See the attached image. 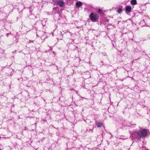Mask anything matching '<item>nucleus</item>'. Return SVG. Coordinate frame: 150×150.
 Masks as SVG:
<instances>
[{"label":"nucleus","instance_id":"nucleus-1","mask_svg":"<svg viewBox=\"0 0 150 150\" xmlns=\"http://www.w3.org/2000/svg\"><path fill=\"white\" fill-rule=\"evenodd\" d=\"M138 134L141 137H144L147 135L148 134V132L145 129H144L139 132L138 133Z\"/></svg>","mask_w":150,"mask_h":150},{"label":"nucleus","instance_id":"nucleus-2","mask_svg":"<svg viewBox=\"0 0 150 150\" xmlns=\"http://www.w3.org/2000/svg\"><path fill=\"white\" fill-rule=\"evenodd\" d=\"M90 17L92 21H95L96 19V16L95 14H94L93 13H91L90 15Z\"/></svg>","mask_w":150,"mask_h":150},{"label":"nucleus","instance_id":"nucleus-3","mask_svg":"<svg viewBox=\"0 0 150 150\" xmlns=\"http://www.w3.org/2000/svg\"><path fill=\"white\" fill-rule=\"evenodd\" d=\"M64 3L62 0H58L57 2V4L60 6H63Z\"/></svg>","mask_w":150,"mask_h":150},{"label":"nucleus","instance_id":"nucleus-4","mask_svg":"<svg viewBox=\"0 0 150 150\" xmlns=\"http://www.w3.org/2000/svg\"><path fill=\"white\" fill-rule=\"evenodd\" d=\"M126 10L128 12L131 11V7L130 6H127L126 8Z\"/></svg>","mask_w":150,"mask_h":150},{"label":"nucleus","instance_id":"nucleus-5","mask_svg":"<svg viewBox=\"0 0 150 150\" xmlns=\"http://www.w3.org/2000/svg\"><path fill=\"white\" fill-rule=\"evenodd\" d=\"M131 3L132 4L135 5L137 4V1L136 0H132L131 1Z\"/></svg>","mask_w":150,"mask_h":150},{"label":"nucleus","instance_id":"nucleus-6","mask_svg":"<svg viewBox=\"0 0 150 150\" xmlns=\"http://www.w3.org/2000/svg\"><path fill=\"white\" fill-rule=\"evenodd\" d=\"M82 3L81 2L79 1L76 3V5L77 6H80L82 5Z\"/></svg>","mask_w":150,"mask_h":150},{"label":"nucleus","instance_id":"nucleus-7","mask_svg":"<svg viewBox=\"0 0 150 150\" xmlns=\"http://www.w3.org/2000/svg\"><path fill=\"white\" fill-rule=\"evenodd\" d=\"M103 125L102 123H101L100 122H99V123H98L97 124V125L98 127H100L101 125Z\"/></svg>","mask_w":150,"mask_h":150},{"label":"nucleus","instance_id":"nucleus-8","mask_svg":"<svg viewBox=\"0 0 150 150\" xmlns=\"http://www.w3.org/2000/svg\"><path fill=\"white\" fill-rule=\"evenodd\" d=\"M122 11V9L121 8H119L117 10V12L120 13Z\"/></svg>","mask_w":150,"mask_h":150},{"label":"nucleus","instance_id":"nucleus-9","mask_svg":"<svg viewBox=\"0 0 150 150\" xmlns=\"http://www.w3.org/2000/svg\"><path fill=\"white\" fill-rule=\"evenodd\" d=\"M102 12V10H101V9H99V10H98V12L99 13H101V12Z\"/></svg>","mask_w":150,"mask_h":150}]
</instances>
